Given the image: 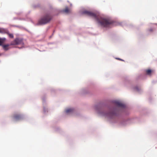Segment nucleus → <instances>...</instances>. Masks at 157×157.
I'll return each mask as SVG.
<instances>
[{
	"instance_id": "obj_7",
	"label": "nucleus",
	"mask_w": 157,
	"mask_h": 157,
	"mask_svg": "<svg viewBox=\"0 0 157 157\" xmlns=\"http://www.w3.org/2000/svg\"><path fill=\"white\" fill-rule=\"evenodd\" d=\"M62 12L63 13H68L71 12V10H69L68 7H66L65 8L62 10Z\"/></svg>"
},
{
	"instance_id": "obj_16",
	"label": "nucleus",
	"mask_w": 157,
	"mask_h": 157,
	"mask_svg": "<svg viewBox=\"0 0 157 157\" xmlns=\"http://www.w3.org/2000/svg\"><path fill=\"white\" fill-rule=\"evenodd\" d=\"M1 56V54H0V56Z\"/></svg>"
},
{
	"instance_id": "obj_3",
	"label": "nucleus",
	"mask_w": 157,
	"mask_h": 157,
	"mask_svg": "<svg viewBox=\"0 0 157 157\" xmlns=\"http://www.w3.org/2000/svg\"><path fill=\"white\" fill-rule=\"evenodd\" d=\"M11 45H23L24 43L23 40L21 39L17 38L13 41H12L10 44Z\"/></svg>"
},
{
	"instance_id": "obj_6",
	"label": "nucleus",
	"mask_w": 157,
	"mask_h": 157,
	"mask_svg": "<svg viewBox=\"0 0 157 157\" xmlns=\"http://www.w3.org/2000/svg\"><path fill=\"white\" fill-rule=\"evenodd\" d=\"M115 104L118 107H125V105L122 103L121 102L118 101H116L115 102Z\"/></svg>"
},
{
	"instance_id": "obj_8",
	"label": "nucleus",
	"mask_w": 157,
	"mask_h": 157,
	"mask_svg": "<svg viewBox=\"0 0 157 157\" xmlns=\"http://www.w3.org/2000/svg\"><path fill=\"white\" fill-rule=\"evenodd\" d=\"M10 45V44H5V45H2V46L3 49L5 51H7L9 49V46Z\"/></svg>"
},
{
	"instance_id": "obj_2",
	"label": "nucleus",
	"mask_w": 157,
	"mask_h": 157,
	"mask_svg": "<svg viewBox=\"0 0 157 157\" xmlns=\"http://www.w3.org/2000/svg\"><path fill=\"white\" fill-rule=\"evenodd\" d=\"M52 19V17L50 14L47 13L43 16L38 21L40 25H44L49 22Z\"/></svg>"
},
{
	"instance_id": "obj_13",
	"label": "nucleus",
	"mask_w": 157,
	"mask_h": 157,
	"mask_svg": "<svg viewBox=\"0 0 157 157\" xmlns=\"http://www.w3.org/2000/svg\"><path fill=\"white\" fill-rule=\"evenodd\" d=\"M73 110V109H68L66 110V112L67 113H69L72 112Z\"/></svg>"
},
{
	"instance_id": "obj_15",
	"label": "nucleus",
	"mask_w": 157,
	"mask_h": 157,
	"mask_svg": "<svg viewBox=\"0 0 157 157\" xmlns=\"http://www.w3.org/2000/svg\"><path fill=\"white\" fill-rule=\"evenodd\" d=\"M119 59V60H121V61H122V60H123L122 59Z\"/></svg>"
},
{
	"instance_id": "obj_5",
	"label": "nucleus",
	"mask_w": 157,
	"mask_h": 157,
	"mask_svg": "<svg viewBox=\"0 0 157 157\" xmlns=\"http://www.w3.org/2000/svg\"><path fill=\"white\" fill-rule=\"evenodd\" d=\"M103 116L111 117L115 116L116 114L114 112H109L108 113H103L102 114Z\"/></svg>"
},
{
	"instance_id": "obj_14",
	"label": "nucleus",
	"mask_w": 157,
	"mask_h": 157,
	"mask_svg": "<svg viewBox=\"0 0 157 157\" xmlns=\"http://www.w3.org/2000/svg\"><path fill=\"white\" fill-rule=\"evenodd\" d=\"M148 31H149L150 32H151L153 31V29H149Z\"/></svg>"
},
{
	"instance_id": "obj_4",
	"label": "nucleus",
	"mask_w": 157,
	"mask_h": 157,
	"mask_svg": "<svg viewBox=\"0 0 157 157\" xmlns=\"http://www.w3.org/2000/svg\"><path fill=\"white\" fill-rule=\"evenodd\" d=\"M13 118L15 120L18 121L22 120L23 118V116L20 114H15L14 115Z\"/></svg>"
},
{
	"instance_id": "obj_11",
	"label": "nucleus",
	"mask_w": 157,
	"mask_h": 157,
	"mask_svg": "<svg viewBox=\"0 0 157 157\" xmlns=\"http://www.w3.org/2000/svg\"><path fill=\"white\" fill-rule=\"evenodd\" d=\"M5 40L6 39L5 38H0V46L2 45V44Z\"/></svg>"
},
{
	"instance_id": "obj_9",
	"label": "nucleus",
	"mask_w": 157,
	"mask_h": 157,
	"mask_svg": "<svg viewBox=\"0 0 157 157\" xmlns=\"http://www.w3.org/2000/svg\"><path fill=\"white\" fill-rule=\"evenodd\" d=\"M154 71L153 70H151L150 69H147L146 70V74L150 75L151 73L153 72Z\"/></svg>"
},
{
	"instance_id": "obj_12",
	"label": "nucleus",
	"mask_w": 157,
	"mask_h": 157,
	"mask_svg": "<svg viewBox=\"0 0 157 157\" xmlns=\"http://www.w3.org/2000/svg\"><path fill=\"white\" fill-rule=\"evenodd\" d=\"M6 34L9 35L10 37L11 38H13V35L12 34L9 33L8 30L7 31V33H6Z\"/></svg>"
},
{
	"instance_id": "obj_1",
	"label": "nucleus",
	"mask_w": 157,
	"mask_h": 157,
	"mask_svg": "<svg viewBox=\"0 0 157 157\" xmlns=\"http://www.w3.org/2000/svg\"><path fill=\"white\" fill-rule=\"evenodd\" d=\"M83 13L95 18L98 24L103 27H108L113 23V21L110 19L100 17L99 13H93L85 10L83 12Z\"/></svg>"
},
{
	"instance_id": "obj_10",
	"label": "nucleus",
	"mask_w": 157,
	"mask_h": 157,
	"mask_svg": "<svg viewBox=\"0 0 157 157\" xmlns=\"http://www.w3.org/2000/svg\"><path fill=\"white\" fill-rule=\"evenodd\" d=\"M8 30L7 29L0 28V33H7Z\"/></svg>"
}]
</instances>
